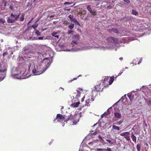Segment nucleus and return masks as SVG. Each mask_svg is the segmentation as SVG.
<instances>
[{
  "label": "nucleus",
  "mask_w": 151,
  "mask_h": 151,
  "mask_svg": "<svg viewBox=\"0 0 151 151\" xmlns=\"http://www.w3.org/2000/svg\"><path fill=\"white\" fill-rule=\"evenodd\" d=\"M112 127L114 129H116L117 130H119L120 129L119 127L114 125V124L112 125Z\"/></svg>",
  "instance_id": "4be33fe9"
},
{
  "label": "nucleus",
  "mask_w": 151,
  "mask_h": 151,
  "mask_svg": "<svg viewBox=\"0 0 151 151\" xmlns=\"http://www.w3.org/2000/svg\"><path fill=\"white\" fill-rule=\"evenodd\" d=\"M42 69L40 71L39 70L38 71H37L36 69H33L32 70V72L35 75H38L43 73L45 70V69H43L42 70Z\"/></svg>",
  "instance_id": "1a4fd4ad"
},
{
  "label": "nucleus",
  "mask_w": 151,
  "mask_h": 151,
  "mask_svg": "<svg viewBox=\"0 0 151 151\" xmlns=\"http://www.w3.org/2000/svg\"><path fill=\"white\" fill-rule=\"evenodd\" d=\"M31 22V21H29V22L28 23V24H29Z\"/></svg>",
  "instance_id": "e2e57ef3"
},
{
  "label": "nucleus",
  "mask_w": 151,
  "mask_h": 151,
  "mask_svg": "<svg viewBox=\"0 0 151 151\" xmlns=\"http://www.w3.org/2000/svg\"><path fill=\"white\" fill-rule=\"evenodd\" d=\"M7 4V2L6 1H5L4 2V5L5 6L6 5V4Z\"/></svg>",
  "instance_id": "bf43d9fd"
},
{
  "label": "nucleus",
  "mask_w": 151,
  "mask_h": 151,
  "mask_svg": "<svg viewBox=\"0 0 151 151\" xmlns=\"http://www.w3.org/2000/svg\"><path fill=\"white\" fill-rule=\"evenodd\" d=\"M97 133L96 132H95L93 133V134L94 135H96L97 134Z\"/></svg>",
  "instance_id": "5fc2aeb1"
},
{
  "label": "nucleus",
  "mask_w": 151,
  "mask_h": 151,
  "mask_svg": "<svg viewBox=\"0 0 151 151\" xmlns=\"http://www.w3.org/2000/svg\"><path fill=\"white\" fill-rule=\"evenodd\" d=\"M21 73V70L19 68L13 69L11 71V76L14 78H21V77L19 76Z\"/></svg>",
  "instance_id": "7ed1b4c3"
},
{
  "label": "nucleus",
  "mask_w": 151,
  "mask_h": 151,
  "mask_svg": "<svg viewBox=\"0 0 151 151\" xmlns=\"http://www.w3.org/2000/svg\"><path fill=\"white\" fill-rule=\"evenodd\" d=\"M71 21L75 23L76 25H78L80 26H81V25L80 23L75 18H73L71 20Z\"/></svg>",
  "instance_id": "9b49d317"
},
{
  "label": "nucleus",
  "mask_w": 151,
  "mask_h": 151,
  "mask_svg": "<svg viewBox=\"0 0 151 151\" xmlns=\"http://www.w3.org/2000/svg\"><path fill=\"white\" fill-rule=\"evenodd\" d=\"M8 54V53L7 52H5L3 53V56L4 57L5 55H7Z\"/></svg>",
  "instance_id": "ea45409f"
},
{
  "label": "nucleus",
  "mask_w": 151,
  "mask_h": 151,
  "mask_svg": "<svg viewBox=\"0 0 151 151\" xmlns=\"http://www.w3.org/2000/svg\"><path fill=\"white\" fill-rule=\"evenodd\" d=\"M115 116L117 118H119L121 117V115L120 113L118 112H116L114 113Z\"/></svg>",
  "instance_id": "dca6fc26"
},
{
  "label": "nucleus",
  "mask_w": 151,
  "mask_h": 151,
  "mask_svg": "<svg viewBox=\"0 0 151 151\" xmlns=\"http://www.w3.org/2000/svg\"><path fill=\"white\" fill-rule=\"evenodd\" d=\"M35 1H36V0H34V1L33 2Z\"/></svg>",
  "instance_id": "338daca9"
},
{
  "label": "nucleus",
  "mask_w": 151,
  "mask_h": 151,
  "mask_svg": "<svg viewBox=\"0 0 151 151\" xmlns=\"http://www.w3.org/2000/svg\"><path fill=\"white\" fill-rule=\"evenodd\" d=\"M106 140L109 143L111 144V145L114 144V142L111 141L109 139H106Z\"/></svg>",
  "instance_id": "c756f323"
},
{
  "label": "nucleus",
  "mask_w": 151,
  "mask_h": 151,
  "mask_svg": "<svg viewBox=\"0 0 151 151\" xmlns=\"http://www.w3.org/2000/svg\"><path fill=\"white\" fill-rule=\"evenodd\" d=\"M84 98H85V97L84 96H83V97H82L81 98V102H83V101Z\"/></svg>",
  "instance_id": "8fccbe9b"
},
{
  "label": "nucleus",
  "mask_w": 151,
  "mask_h": 151,
  "mask_svg": "<svg viewBox=\"0 0 151 151\" xmlns=\"http://www.w3.org/2000/svg\"><path fill=\"white\" fill-rule=\"evenodd\" d=\"M144 145L146 146L147 147L148 146V145L147 142H145L144 143Z\"/></svg>",
  "instance_id": "a18cd8bd"
},
{
  "label": "nucleus",
  "mask_w": 151,
  "mask_h": 151,
  "mask_svg": "<svg viewBox=\"0 0 151 151\" xmlns=\"http://www.w3.org/2000/svg\"><path fill=\"white\" fill-rule=\"evenodd\" d=\"M19 16V14L17 15L14 14L13 13H11L10 16L8 17L7 19V22L10 24L14 23L15 21L18 20Z\"/></svg>",
  "instance_id": "f03ea898"
},
{
  "label": "nucleus",
  "mask_w": 151,
  "mask_h": 151,
  "mask_svg": "<svg viewBox=\"0 0 151 151\" xmlns=\"http://www.w3.org/2000/svg\"><path fill=\"white\" fill-rule=\"evenodd\" d=\"M63 108V107H62V108L61 109H62Z\"/></svg>",
  "instance_id": "774afa93"
},
{
  "label": "nucleus",
  "mask_w": 151,
  "mask_h": 151,
  "mask_svg": "<svg viewBox=\"0 0 151 151\" xmlns=\"http://www.w3.org/2000/svg\"><path fill=\"white\" fill-rule=\"evenodd\" d=\"M132 96L131 94H130L128 96V97L129 98L130 101H132V99L131 98V96Z\"/></svg>",
  "instance_id": "58836bf2"
},
{
  "label": "nucleus",
  "mask_w": 151,
  "mask_h": 151,
  "mask_svg": "<svg viewBox=\"0 0 151 151\" xmlns=\"http://www.w3.org/2000/svg\"><path fill=\"white\" fill-rule=\"evenodd\" d=\"M123 58H122V57H121V58H119V59H120V60H123Z\"/></svg>",
  "instance_id": "052dcab7"
},
{
  "label": "nucleus",
  "mask_w": 151,
  "mask_h": 151,
  "mask_svg": "<svg viewBox=\"0 0 151 151\" xmlns=\"http://www.w3.org/2000/svg\"><path fill=\"white\" fill-rule=\"evenodd\" d=\"M62 89H63V90H64V89H63V88H62Z\"/></svg>",
  "instance_id": "69168bd1"
},
{
  "label": "nucleus",
  "mask_w": 151,
  "mask_h": 151,
  "mask_svg": "<svg viewBox=\"0 0 151 151\" xmlns=\"http://www.w3.org/2000/svg\"><path fill=\"white\" fill-rule=\"evenodd\" d=\"M80 104L79 101L76 102V103H74L71 104V106L73 107H77Z\"/></svg>",
  "instance_id": "4468645a"
},
{
  "label": "nucleus",
  "mask_w": 151,
  "mask_h": 151,
  "mask_svg": "<svg viewBox=\"0 0 151 151\" xmlns=\"http://www.w3.org/2000/svg\"><path fill=\"white\" fill-rule=\"evenodd\" d=\"M123 71L124 70H121L120 72L118 74V76H116V77H115V78H117V77L118 76H120L122 74V73L123 72Z\"/></svg>",
  "instance_id": "f704fd0d"
},
{
  "label": "nucleus",
  "mask_w": 151,
  "mask_h": 151,
  "mask_svg": "<svg viewBox=\"0 0 151 151\" xmlns=\"http://www.w3.org/2000/svg\"><path fill=\"white\" fill-rule=\"evenodd\" d=\"M69 4V2H65L64 3L65 4Z\"/></svg>",
  "instance_id": "4d7b16f0"
},
{
  "label": "nucleus",
  "mask_w": 151,
  "mask_h": 151,
  "mask_svg": "<svg viewBox=\"0 0 151 151\" xmlns=\"http://www.w3.org/2000/svg\"><path fill=\"white\" fill-rule=\"evenodd\" d=\"M68 18H69L71 20V19H72L73 18V15H71V14L70 15H69V16H68Z\"/></svg>",
  "instance_id": "4c0bfd02"
},
{
  "label": "nucleus",
  "mask_w": 151,
  "mask_h": 151,
  "mask_svg": "<svg viewBox=\"0 0 151 151\" xmlns=\"http://www.w3.org/2000/svg\"><path fill=\"white\" fill-rule=\"evenodd\" d=\"M67 119L65 122L68 123L70 125L76 124L79 121V116L77 114H75L71 117V115L67 116Z\"/></svg>",
  "instance_id": "f257e3e1"
},
{
  "label": "nucleus",
  "mask_w": 151,
  "mask_h": 151,
  "mask_svg": "<svg viewBox=\"0 0 151 151\" xmlns=\"http://www.w3.org/2000/svg\"><path fill=\"white\" fill-rule=\"evenodd\" d=\"M57 34V33L56 32H53L52 34V35L53 37H56L57 38H59V36L58 35H56Z\"/></svg>",
  "instance_id": "f3484780"
},
{
  "label": "nucleus",
  "mask_w": 151,
  "mask_h": 151,
  "mask_svg": "<svg viewBox=\"0 0 151 151\" xmlns=\"http://www.w3.org/2000/svg\"><path fill=\"white\" fill-rule=\"evenodd\" d=\"M107 41L109 43H112L115 44L118 43V39L117 38L110 37L107 39Z\"/></svg>",
  "instance_id": "39448f33"
},
{
  "label": "nucleus",
  "mask_w": 151,
  "mask_h": 151,
  "mask_svg": "<svg viewBox=\"0 0 151 151\" xmlns=\"http://www.w3.org/2000/svg\"><path fill=\"white\" fill-rule=\"evenodd\" d=\"M9 7L11 9L13 10V5H12L10 6Z\"/></svg>",
  "instance_id": "49530a36"
},
{
  "label": "nucleus",
  "mask_w": 151,
  "mask_h": 151,
  "mask_svg": "<svg viewBox=\"0 0 151 151\" xmlns=\"http://www.w3.org/2000/svg\"><path fill=\"white\" fill-rule=\"evenodd\" d=\"M90 101V99H87L86 100L85 102V106H90V105L89 104V103Z\"/></svg>",
  "instance_id": "5701e85b"
},
{
  "label": "nucleus",
  "mask_w": 151,
  "mask_h": 151,
  "mask_svg": "<svg viewBox=\"0 0 151 151\" xmlns=\"http://www.w3.org/2000/svg\"><path fill=\"white\" fill-rule=\"evenodd\" d=\"M78 43V41L74 40H73L71 42V44L73 46H75Z\"/></svg>",
  "instance_id": "393cba45"
},
{
  "label": "nucleus",
  "mask_w": 151,
  "mask_h": 151,
  "mask_svg": "<svg viewBox=\"0 0 151 151\" xmlns=\"http://www.w3.org/2000/svg\"><path fill=\"white\" fill-rule=\"evenodd\" d=\"M151 105V101H148V105Z\"/></svg>",
  "instance_id": "864d4df0"
},
{
  "label": "nucleus",
  "mask_w": 151,
  "mask_h": 151,
  "mask_svg": "<svg viewBox=\"0 0 151 151\" xmlns=\"http://www.w3.org/2000/svg\"><path fill=\"white\" fill-rule=\"evenodd\" d=\"M6 70L7 68L6 66L5 65H4V66H3V68H2L1 69H0V74L1 73H2V75H5Z\"/></svg>",
  "instance_id": "9d476101"
},
{
  "label": "nucleus",
  "mask_w": 151,
  "mask_h": 151,
  "mask_svg": "<svg viewBox=\"0 0 151 151\" xmlns=\"http://www.w3.org/2000/svg\"><path fill=\"white\" fill-rule=\"evenodd\" d=\"M74 25L73 24H72L68 26V27L70 29H72L74 27Z\"/></svg>",
  "instance_id": "cd10ccee"
},
{
  "label": "nucleus",
  "mask_w": 151,
  "mask_h": 151,
  "mask_svg": "<svg viewBox=\"0 0 151 151\" xmlns=\"http://www.w3.org/2000/svg\"><path fill=\"white\" fill-rule=\"evenodd\" d=\"M73 31L72 30H70V31H69L68 32V34L69 35L70 34H73Z\"/></svg>",
  "instance_id": "473e14b6"
},
{
  "label": "nucleus",
  "mask_w": 151,
  "mask_h": 151,
  "mask_svg": "<svg viewBox=\"0 0 151 151\" xmlns=\"http://www.w3.org/2000/svg\"><path fill=\"white\" fill-rule=\"evenodd\" d=\"M122 123V121L121 120H120L116 124L117 125H120Z\"/></svg>",
  "instance_id": "e433bc0d"
},
{
  "label": "nucleus",
  "mask_w": 151,
  "mask_h": 151,
  "mask_svg": "<svg viewBox=\"0 0 151 151\" xmlns=\"http://www.w3.org/2000/svg\"><path fill=\"white\" fill-rule=\"evenodd\" d=\"M120 135L124 137L126 139L129 141L130 140V133L129 132H127L123 133H121Z\"/></svg>",
  "instance_id": "423d86ee"
},
{
  "label": "nucleus",
  "mask_w": 151,
  "mask_h": 151,
  "mask_svg": "<svg viewBox=\"0 0 151 151\" xmlns=\"http://www.w3.org/2000/svg\"><path fill=\"white\" fill-rule=\"evenodd\" d=\"M35 31H36L35 34L37 36H39L41 35V33L40 32L37 30Z\"/></svg>",
  "instance_id": "c85d7f7f"
},
{
  "label": "nucleus",
  "mask_w": 151,
  "mask_h": 151,
  "mask_svg": "<svg viewBox=\"0 0 151 151\" xmlns=\"http://www.w3.org/2000/svg\"><path fill=\"white\" fill-rule=\"evenodd\" d=\"M105 113H104L103 114H102L101 116V117H104L105 115Z\"/></svg>",
  "instance_id": "603ef678"
},
{
  "label": "nucleus",
  "mask_w": 151,
  "mask_h": 151,
  "mask_svg": "<svg viewBox=\"0 0 151 151\" xmlns=\"http://www.w3.org/2000/svg\"><path fill=\"white\" fill-rule=\"evenodd\" d=\"M55 16L54 15H52L50 16V17L51 18Z\"/></svg>",
  "instance_id": "6e6d98bb"
},
{
  "label": "nucleus",
  "mask_w": 151,
  "mask_h": 151,
  "mask_svg": "<svg viewBox=\"0 0 151 151\" xmlns=\"http://www.w3.org/2000/svg\"><path fill=\"white\" fill-rule=\"evenodd\" d=\"M0 21L3 24L5 22V21L4 20H3L2 19H1Z\"/></svg>",
  "instance_id": "a19ab883"
},
{
  "label": "nucleus",
  "mask_w": 151,
  "mask_h": 151,
  "mask_svg": "<svg viewBox=\"0 0 151 151\" xmlns=\"http://www.w3.org/2000/svg\"><path fill=\"white\" fill-rule=\"evenodd\" d=\"M95 89L97 91L99 92L101 91H102L103 89L105 87L102 83H100L97 85L95 86Z\"/></svg>",
  "instance_id": "0eeeda50"
},
{
  "label": "nucleus",
  "mask_w": 151,
  "mask_h": 151,
  "mask_svg": "<svg viewBox=\"0 0 151 151\" xmlns=\"http://www.w3.org/2000/svg\"><path fill=\"white\" fill-rule=\"evenodd\" d=\"M109 77L108 76H105L104 80L103 81V82H101L102 84H103L104 86L106 87L110 85L109 81Z\"/></svg>",
  "instance_id": "6e6552de"
},
{
  "label": "nucleus",
  "mask_w": 151,
  "mask_h": 151,
  "mask_svg": "<svg viewBox=\"0 0 151 151\" xmlns=\"http://www.w3.org/2000/svg\"><path fill=\"white\" fill-rule=\"evenodd\" d=\"M142 59H140L139 60V61L138 63V64H139L142 61Z\"/></svg>",
  "instance_id": "3c124183"
},
{
  "label": "nucleus",
  "mask_w": 151,
  "mask_h": 151,
  "mask_svg": "<svg viewBox=\"0 0 151 151\" xmlns=\"http://www.w3.org/2000/svg\"><path fill=\"white\" fill-rule=\"evenodd\" d=\"M77 78H73L72 80H70L69 81V82H71L72 81L74 80H75Z\"/></svg>",
  "instance_id": "c03bdc74"
},
{
  "label": "nucleus",
  "mask_w": 151,
  "mask_h": 151,
  "mask_svg": "<svg viewBox=\"0 0 151 151\" xmlns=\"http://www.w3.org/2000/svg\"><path fill=\"white\" fill-rule=\"evenodd\" d=\"M67 116L65 115H63L60 114H58L56 116L54 120L55 122L56 123L58 122H61L64 121V122H66L67 119Z\"/></svg>",
  "instance_id": "20e7f679"
},
{
  "label": "nucleus",
  "mask_w": 151,
  "mask_h": 151,
  "mask_svg": "<svg viewBox=\"0 0 151 151\" xmlns=\"http://www.w3.org/2000/svg\"><path fill=\"white\" fill-rule=\"evenodd\" d=\"M81 76V75H80V76H78L77 77H79V76Z\"/></svg>",
  "instance_id": "0e129e2a"
},
{
  "label": "nucleus",
  "mask_w": 151,
  "mask_h": 151,
  "mask_svg": "<svg viewBox=\"0 0 151 151\" xmlns=\"http://www.w3.org/2000/svg\"><path fill=\"white\" fill-rule=\"evenodd\" d=\"M24 19V14H22L21 17L20 18V21H23Z\"/></svg>",
  "instance_id": "a878e982"
},
{
  "label": "nucleus",
  "mask_w": 151,
  "mask_h": 151,
  "mask_svg": "<svg viewBox=\"0 0 151 151\" xmlns=\"http://www.w3.org/2000/svg\"><path fill=\"white\" fill-rule=\"evenodd\" d=\"M98 138L100 139H101V140H100V141L101 142H101V141H102V142H104V139H102V137H101V135H99L98 136Z\"/></svg>",
  "instance_id": "c9c22d12"
},
{
  "label": "nucleus",
  "mask_w": 151,
  "mask_h": 151,
  "mask_svg": "<svg viewBox=\"0 0 151 151\" xmlns=\"http://www.w3.org/2000/svg\"><path fill=\"white\" fill-rule=\"evenodd\" d=\"M132 14L133 15L136 16L138 14V13L136 10L132 9Z\"/></svg>",
  "instance_id": "b1692460"
},
{
  "label": "nucleus",
  "mask_w": 151,
  "mask_h": 151,
  "mask_svg": "<svg viewBox=\"0 0 151 151\" xmlns=\"http://www.w3.org/2000/svg\"><path fill=\"white\" fill-rule=\"evenodd\" d=\"M38 26V24H37V22H35V23L34 24L32 25V27L35 30H37L36 28Z\"/></svg>",
  "instance_id": "412c9836"
},
{
  "label": "nucleus",
  "mask_w": 151,
  "mask_h": 151,
  "mask_svg": "<svg viewBox=\"0 0 151 151\" xmlns=\"http://www.w3.org/2000/svg\"><path fill=\"white\" fill-rule=\"evenodd\" d=\"M114 76H113L111 77L109 79V81L110 84V85L112 84L114 80Z\"/></svg>",
  "instance_id": "2eb2a0df"
},
{
  "label": "nucleus",
  "mask_w": 151,
  "mask_h": 151,
  "mask_svg": "<svg viewBox=\"0 0 151 151\" xmlns=\"http://www.w3.org/2000/svg\"><path fill=\"white\" fill-rule=\"evenodd\" d=\"M90 101H93L94 100L93 98L91 97V98L90 99Z\"/></svg>",
  "instance_id": "de8ad7c7"
},
{
  "label": "nucleus",
  "mask_w": 151,
  "mask_h": 151,
  "mask_svg": "<svg viewBox=\"0 0 151 151\" xmlns=\"http://www.w3.org/2000/svg\"><path fill=\"white\" fill-rule=\"evenodd\" d=\"M80 36L79 35H77L73 36V40L78 41L80 40Z\"/></svg>",
  "instance_id": "f8f14e48"
},
{
  "label": "nucleus",
  "mask_w": 151,
  "mask_h": 151,
  "mask_svg": "<svg viewBox=\"0 0 151 151\" xmlns=\"http://www.w3.org/2000/svg\"><path fill=\"white\" fill-rule=\"evenodd\" d=\"M112 151L111 150V149L109 147H107L106 149H105V151Z\"/></svg>",
  "instance_id": "72a5a7b5"
},
{
  "label": "nucleus",
  "mask_w": 151,
  "mask_h": 151,
  "mask_svg": "<svg viewBox=\"0 0 151 151\" xmlns=\"http://www.w3.org/2000/svg\"><path fill=\"white\" fill-rule=\"evenodd\" d=\"M141 144L140 143H138L136 145V148L137 151H140L141 149Z\"/></svg>",
  "instance_id": "aec40b11"
},
{
  "label": "nucleus",
  "mask_w": 151,
  "mask_h": 151,
  "mask_svg": "<svg viewBox=\"0 0 151 151\" xmlns=\"http://www.w3.org/2000/svg\"><path fill=\"white\" fill-rule=\"evenodd\" d=\"M107 8L109 9H110L112 8V6H109L107 7Z\"/></svg>",
  "instance_id": "13d9d810"
},
{
  "label": "nucleus",
  "mask_w": 151,
  "mask_h": 151,
  "mask_svg": "<svg viewBox=\"0 0 151 151\" xmlns=\"http://www.w3.org/2000/svg\"><path fill=\"white\" fill-rule=\"evenodd\" d=\"M96 150L97 151H105V149L97 148Z\"/></svg>",
  "instance_id": "7c9ffc66"
},
{
  "label": "nucleus",
  "mask_w": 151,
  "mask_h": 151,
  "mask_svg": "<svg viewBox=\"0 0 151 151\" xmlns=\"http://www.w3.org/2000/svg\"><path fill=\"white\" fill-rule=\"evenodd\" d=\"M111 30L112 31L114 32L116 34H118L119 33V31L118 29L116 28H113L111 29Z\"/></svg>",
  "instance_id": "6ab92c4d"
},
{
  "label": "nucleus",
  "mask_w": 151,
  "mask_h": 151,
  "mask_svg": "<svg viewBox=\"0 0 151 151\" xmlns=\"http://www.w3.org/2000/svg\"><path fill=\"white\" fill-rule=\"evenodd\" d=\"M77 93L75 96L76 99H78L80 96L81 93L78 90H77Z\"/></svg>",
  "instance_id": "a211bd4d"
},
{
  "label": "nucleus",
  "mask_w": 151,
  "mask_h": 151,
  "mask_svg": "<svg viewBox=\"0 0 151 151\" xmlns=\"http://www.w3.org/2000/svg\"><path fill=\"white\" fill-rule=\"evenodd\" d=\"M91 14H92L93 15L95 16L97 14V13L94 10H92L90 11V12Z\"/></svg>",
  "instance_id": "bb28decb"
},
{
  "label": "nucleus",
  "mask_w": 151,
  "mask_h": 151,
  "mask_svg": "<svg viewBox=\"0 0 151 151\" xmlns=\"http://www.w3.org/2000/svg\"><path fill=\"white\" fill-rule=\"evenodd\" d=\"M64 10L65 11H70V9H67L66 8H64Z\"/></svg>",
  "instance_id": "79ce46f5"
},
{
  "label": "nucleus",
  "mask_w": 151,
  "mask_h": 151,
  "mask_svg": "<svg viewBox=\"0 0 151 151\" xmlns=\"http://www.w3.org/2000/svg\"><path fill=\"white\" fill-rule=\"evenodd\" d=\"M31 64H30L29 65H28V70H29L30 69V67H31Z\"/></svg>",
  "instance_id": "09e8293b"
},
{
  "label": "nucleus",
  "mask_w": 151,
  "mask_h": 151,
  "mask_svg": "<svg viewBox=\"0 0 151 151\" xmlns=\"http://www.w3.org/2000/svg\"><path fill=\"white\" fill-rule=\"evenodd\" d=\"M87 9L88 11L89 12H90V11H92L91 9V6L90 5H88L87 6Z\"/></svg>",
  "instance_id": "2f4dec72"
},
{
  "label": "nucleus",
  "mask_w": 151,
  "mask_h": 151,
  "mask_svg": "<svg viewBox=\"0 0 151 151\" xmlns=\"http://www.w3.org/2000/svg\"><path fill=\"white\" fill-rule=\"evenodd\" d=\"M24 51H25V52H25V53H28V52H25L26 50H24Z\"/></svg>",
  "instance_id": "680f3d73"
},
{
  "label": "nucleus",
  "mask_w": 151,
  "mask_h": 151,
  "mask_svg": "<svg viewBox=\"0 0 151 151\" xmlns=\"http://www.w3.org/2000/svg\"><path fill=\"white\" fill-rule=\"evenodd\" d=\"M131 135V137L132 141H134V143H136L137 141L136 137L133 134V133H132Z\"/></svg>",
  "instance_id": "ddd939ff"
},
{
  "label": "nucleus",
  "mask_w": 151,
  "mask_h": 151,
  "mask_svg": "<svg viewBox=\"0 0 151 151\" xmlns=\"http://www.w3.org/2000/svg\"><path fill=\"white\" fill-rule=\"evenodd\" d=\"M43 37H39L38 38V39L39 40H42L43 39Z\"/></svg>",
  "instance_id": "37998d69"
}]
</instances>
